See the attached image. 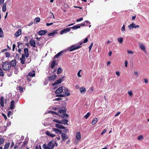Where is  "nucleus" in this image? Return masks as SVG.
I'll return each instance as SVG.
<instances>
[{
	"mask_svg": "<svg viewBox=\"0 0 149 149\" xmlns=\"http://www.w3.org/2000/svg\"><path fill=\"white\" fill-rule=\"evenodd\" d=\"M2 68L4 70L8 71L10 69L11 65L8 62H2Z\"/></svg>",
	"mask_w": 149,
	"mask_h": 149,
	"instance_id": "obj_1",
	"label": "nucleus"
},
{
	"mask_svg": "<svg viewBox=\"0 0 149 149\" xmlns=\"http://www.w3.org/2000/svg\"><path fill=\"white\" fill-rule=\"evenodd\" d=\"M81 47V46H76L75 45H72L71 47H68L69 49H70V51H72L75 50Z\"/></svg>",
	"mask_w": 149,
	"mask_h": 149,
	"instance_id": "obj_2",
	"label": "nucleus"
},
{
	"mask_svg": "<svg viewBox=\"0 0 149 149\" xmlns=\"http://www.w3.org/2000/svg\"><path fill=\"white\" fill-rule=\"evenodd\" d=\"M128 26L129 29L131 30L133 28L136 29V28H139V25H136L134 23H132L130 25H128Z\"/></svg>",
	"mask_w": 149,
	"mask_h": 149,
	"instance_id": "obj_3",
	"label": "nucleus"
},
{
	"mask_svg": "<svg viewBox=\"0 0 149 149\" xmlns=\"http://www.w3.org/2000/svg\"><path fill=\"white\" fill-rule=\"evenodd\" d=\"M56 143V142L55 141H52L49 143L48 145L50 148L53 149L55 145V143Z\"/></svg>",
	"mask_w": 149,
	"mask_h": 149,
	"instance_id": "obj_4",
	"label": "nucleus"
},
{
	"mask_svg": "<svg viewBox=\"0 0 149 149\" xmlns=\"http://www.w3.org/2000/svg\"><path fill=\"white\" fill-rule=\"evenodd\" d=\"M71 30L70 28H68L66 29H64L62 30L60 33V34L61 35L64 33H66L68 32H69Z\"/></svg>",
	"mask_w": 149,
	"mask_h": 149,
	"instance_id": "obj_5",
	"label": "nucleus"
},
{
	"mask_svg": "<svg viewBox=\"0 0 149 149\" xmlns=\"http://www.w3.org/2000/svg\"><path fill=\"white\" fill-rule=\"evenodd\" d=\"M63 91V87L61 86L60 87L57 89L55 92V93L57 94L61 93Z\"/></svg>",
	"mask_w": 149,
	"mask_h": 149,
	"instance_id": "obj_6",
	"label": "nucleus"
},
{
	"mask_svg": "<svg viewBox=\"0 0 149 149\" xmlns=\"http://www.w3.org/2000/svg\"><path fill=\"white\" fill-rule=\"evenodd\" d=\"M61 137L62 141H65V140L68 138V136L63 133L62 134Z\"/></svg>",
	"mask_w": 149,
	"mask_h": 149,
	"instance_id": "obj_7",
	"label": "nucleus"
},
{
	"mask_svg": "<svg viewBox=\"0 0 149 149\" xmlns=\"http://www.w3.org/2000/svg\"><path fill=\"white\" fill-rule=\"evenodd\" d=\"M24 52L25 56L26 58H27L29 56V50L27 48H25L24 49Z\"/></svg>",
	"mask_w": 149,
	"mask_h": 149,
	"instance_id": "obj_8",
	"label": "nucleus"
},
{
	"mask_svg": "<svg viewBox=\"0 0 149 149\" xmlns=\"http://www.w3.org/2000/svg\"><path fill=\"white\" fill-rule=\"evenodd\" d=\"M10 63V65L14 67L16 65V60L15 59H14L13 60L11 61Z\"/></svg>",
	"mask_w": 149,
	"mask_h": 149,
	"instance_id": "obj_9",
	"label": "nucleus"
},
{
	"mask_svg": "<svg viewBox=\"0 0 149 149\" xmlns=\"http://www.w3.org/2000/svg\"><path fill=\"white\" fill-rule=\"evenodd\" d=\"M29 43L31 45L34 47H36V42L33 39H31L29 41Z\"/></svg>",
	"mask_w": 149,
	"mask_h": 149,
	"instance_id": "obj_10",
	"label": "nucleus"
},
{
	"mask_svg": "<svg viewBox=\"0 0 149 149\" xmlns=\"http://www.w3.org/2000/svg\"><path fill=\"white\" fill-rule=\"evenodd\" d=\"M25 54H22V57L20 58L21 63L22 64H24L25 59Z\"/></svg>",
	"mask_w": 149,
	"mask_h": 149,
	"instance_id": "obj_11",
	"label": "nucleus"
},
{
	"mask_svg": "<svg viewBox=\"0 0 149 149\" xmlns=\"http://www.w3.org/2000/svg\"><path fill=\"white\" fill-rule=\"evenodd\" d=\"M53 130L56 133L58 134H60L62 133V131L61 130L58 129L53 128Z\"/></svg>",
	"mask_w": 149,
	"mask_h": 149,
	"instance_id": "obj_12",
	"label": "nucleus"
},
{
	"mask_svg": "<svg viewBox=\"0 0 149 149\" xmlns=\"http://www.w3.org/2000/svg\"><path fill=\"white\" fill-rule=\"evenodd\" d=\"M70 95V93H67L65 94H64L63 93V94H58L57 95H56V97H66Z\"/></svg>",
	"mask_w": 149,
	"mask_h": 149,
	"instance_id": "obj_13",
	"label": "nucleus"
},
{
	"mask_svg": "<svg viewBox=\"0 0 149 149\" xmlns=\"http://www.w3.org/2000/svg\"><path fill=\"white\" fill-rule=\"evenodd\" d=\"M47 32L46 30H40L38 32V34L40 35H43L46 33Z\"/></svg>",
	"mask_w": 149,
	"mask_h": 149,
	"instance_id": "obj_14",
	"label": "nucleus"
},
{
	"mask_svg": "<svg viewBox=\"0 0 149 149\" xmlns=\"http://www.w3.org/2000/svg\"><path fill=\"white\" fill-rule=\"evenodd\" d=\"M139 45L141 48V49L143 51L145 50V47L143 45V44L141 42H139L138 43Z\"/></svg>",
	"mask_w": 149,
	"mask_h": 149,
	"instance_id": "obj_15",
	"label": "nucleus"
},
{
	"mask_svg": "<svg viewBox=\"0 0 149 149\" xmlns=\"http://www.w3.org/2000/svg\"><path fill=\"white\" fill-rule=\"evenodd\" d=\"M55 126L57 128L60 129H65V127L58 124H55Z\"/></svg>",
	"mask_w": 149,
	"mask_h": 149,
	"instance_id": "obj_16",
	"label": "nucleus"
},
{
	"mask_svg": "<svg viewBox=\"0 0 149 149\" xmlns=\"http://www.w3.org/2000/svg\"><path fill=\"white\" fill-rule=\"evenodd\" d=\"M56 78V75H52L49 78V81L54 80Z\"/></svg>",
	"mask_w": 149,
	"mask_h": 149,
	"instance_id": "obj_17",
	"label": "nucleus"
},
{
	"mask_svg": "<svg viewBox=\"0 0 149 149\" xmlns=\"http://www.w3.org/2000/svg\"><path fill=\"white\" fill-rule=\"evenodd\" d=\"M22 30L21 29H19L16 32L15 34L16 37L19 36L21 33Z\"/></svg>",
	"mask_w": 149,
	"mask_h": 149,
	"instance_id": "obj_18",
	"label": "nucleus"
},
{
	"mask_svg": "<svg viewBox=\"0 0 149 149\" xmlns=\"http://www.w3.org/2000/svg\"><path fill=\"white\" fill-rule=\"evenodd\" d=\"M81 138L80 133L79 132H78L76 134V138L78 140H81Z\"/></svg>",
	"mask_w": 149,
	"mask_h": 149,
	"instance_id": "obj_19",
	"label": "nucleus"
},
{
	"mask_svg": "<svg viewBox=\"0 0 149 149\" xmlns=\"http://www.w3.org/2000/svg\"><path fill=\"white\" fill-rule=\"evenodd\" d=\"M46 134L47 136L52 137H54L56 136V135L54 134H51L49 131H47L46 132Z\"/></svg>",
	"mask_w": 149,
	"mask_h": 149,
	"instance_id": "obj_20",
	"label": "nucleus"
},
{
	"mask_svg": "<svg viewBox=\"0 0 149 149\" xmlns=\"http://www.w3.org/2000/svg\"><path fill=\"white\" fill-rule=\"evenodd\" d=\"M14 103L15 102L14 101L12 100L11 101L10 106V108L11 109H12L14 108L15 107Z\"/></svg>",
	"mask_w": 149,
	"mask_h": 149,
	"instance_id": "obj_21",
	"label": "nucleus"
},
{
	"mask_svg": "<svg viewBox=\"0 0 149 149\" xmlns=\"http://www.w3.org/2000/svg\"><path fill=\"white\" fill-rule=\"evenodd\" d=\"M18 47L19 49H18V52L20 53L21 51V48H22V47H20V46L22 45V43L20 42H17Z\"/></svg>",
	"mask_w": 149,
	"mask_h": 149,
	"instance_id": "obj_22",
	"label": "nucleus"
},
{
	"mask_svg": "<svg viewBox=\"0 0 149 149\" xmlns=\"http://www.w3.org/2000/svg\"><path fill=\"white\" fill-rule=\"evenodd\" d=\"M64 90V91L63 92V93L64 94H68V93H70L68 92L69 91L68 89L65 87H63V90Z\"/></svg>",
	"mask_w": 149,
	"mask_h": 149,
	"instance_id": "obj_23",
	"label": "nucleus"
},
{
	"mask_svg": "<svg viewBox=\"0 0 149 149\" xmlns=\"http://www.w3.org/2000/svg\"><path fill=\"white\" fill-rule=\"evenodd\" d=\"M80 27H81V26L80 25H76L73 27H70V28H71V29H73L74 30H76L80 28Z\"/></svg>",
	"mask_w": 149,
	"mask_h": 149,
	"instance_id": "obj_24",
	"label": "nucleus"
},
{
	"mask_svg": "<svg viewBox=\"0 0 149 149\" xmlns=\"http://www.w3.org/2000/svg\"><path fill=\"white\" fill-rule=\"evenodd\" d=\"M63 109H60L58 113H66V108L65 107H63Z\"/></svg>",
	"mask_w": 149,
	"mask_h": 149,
	"instance_id": "obj_25",
	"label": "nucleus"
},
{
	"mask_svg": "<svg viewBox=\"0 0 149 149\" xmlns=\"http://www.w3.org/2000/svg\"><path fill=\"white\" fill-rule=\"evenodd\" d=\"M80 90L81 93L82 94L86 92V88L83 87L81 88H80Z\"/></svg>",
	"mask_w": 149,
	"mask_h": 149,
	"instance_id": "obj_26",
	"label": "nucleus"
},
{
	"mask_svg": "<svg viewBox=\"0 0 149 149\" xmlns=\"http://www.w3.org/2000/svg\"><path fill=\"white\" fill-rule=\"evenodd\" d=\"M28 75L29 76L33 77L35 76V72L33 71V72H29L28 74Z\"/></svg>",
	"mask_w": 149,
	"mask_h": 149,
	"instance_id": "obj_27",
	"label": "nucleus"
},
{
	"mask_svg": "<svg viewBox=\"0 0 149 149\" xmlns=\"http://www.w3.org/2000/svg\"><path fill=\"white\" fill-rule=\"evenodd\" d=\"M57 33V32L56 31H54L52 32V33H49L48 34V35L49 36H54V35H55Z\"/></svg>",
	"mask_w": 149,
	"mask_h": 149,
	"instance_id": "obj_28",
	"label": "nucleus"
},
{
	"mask_svg": "<svg viewBox=\"0 0 149 149\" xmlns=\"http://www.w3.org/2000/svg\"><path fill=\"white\" fill-rule=\"evenodd\" d=\"M61 116L63 118H66L68 117V114H66L65 113H63L61 115Z\"/></svg>",
	"mask_w": 149,
	"mask_h": 149,
	"instance_id": "obj_29",
	"label": "nucleus"
},
{
	"mask_svg": "<svg viewBox=\"0 0 149 149\" xmlns=\"http://www.w3.org/2000/svg\"><path fill=\"white\" fill-rule=\"evenodd\" d=\"M63 70L61 68H59L57 70V73L58 74H60L63 72Z\"/></svg>",
	"mask_w": 149,
	"mask_h": 149,
	"instance_id": "obj_30",
	"label": "nucleus"
},
{
	"mask_svg": "<svg viewBox=\"0 0 149 149\" xmlns=\"http://www.w3.org/2000/svg\"><path fill=\"white\" fill-rule=\"evenodd\" d=\"M63 52V51H62L60 52H59L56 55H55L54 58H58Z\"/></svg>",
	"mask_w": 149,
	"mask_h": 149,
	"instance_id": "obj_31",
	"label": "nucleus"
},
{
	"mask_svg": "<svg viewBox=\"0 0 149 149\" xmlns=\"http://www.w3.org/2000/svg\"><path fill=\"white\" fill-rule=\"evenodd\" d=\"M97 118H94L92 122V124L93 125H94L97 122Z\"/></svg>",
	"mask_w": 149,
	"mask_h": 149,
	"instance_id": "obj_32",
	"label": "nucleus"
},
{
	"mask_svg": "<svg viewBox=\"0 0 149 149\" xmlns=\"http://www.w3.org/2000/svg\"><path fill=\"white\" fill-rule=\"evenodd\" d=\"M55 63H56V61H55L54 60V61H53L52 62V64H51V67L52 68V69L54 67V65H55Z\"/></svg>",
	"mask_w": 149,
	"mask_h": 149,
	"instance_id": "obj_33",
	"label": "nucleus"
},
{
	"mask_svg": "<svg viewBox=\"0 0 149 149\" xmlns=\"http://www.w3.org/2000/svg\"><path fill=\"white\" fill-rule=\"evenodd\" d=\"M10 145L9 143H6L4 146V149H8Z\"/></svg>",
	"mask_w": 149,
	"mask_h": 149,
	"instance_id": "obj_34",
	"label": "nucleus"
},
{
	"mask_svg": "<svg viewBox=\"0 0 149 149\" xmlns=\"http://www.w3.org/2000/svg\"><path fill=\"white\" fill-rule=\"evenodd\" d=\"M43 147L44 149H50V147L47 145L46 144H44L43 145Z\"/></svg>",
	"mask_w": 149,
	"mask_h": 149,
	"instance_id": "obj_35",
	"label": "nucleus"
},
{
	"mask_svg": "<svg viewBox=\"0 0 149 149\" xmlns=\"http://www.w3.org/2000/svg\"><path fill=\"white\" fill-rule=\"evenodd\" d=\"M6 3H5L3 6L2 10L3 12L5 11L6 10Z\"/></svg>",
	"mask_w": 149,
	"mask_h": 149,
	"instance_id": "obj_36",
	"label": "nucleus"
},
{
	"mask_svg": "<svg viewBox=\"0 0 149 149\" xmlns=\"http://www.w3.org/2000/svg\"><path fill=\"white\" fill-rule=\"evenodd\" d=\"M117 40L120 44H121L123 41V38H122L120 37L118 38Z\"/></svg>",
	"mask_w": 149,
	"mask_h": 149,
	"instance_id": "obj_37",
	"label": "nucleus"
},
{
	"mask_svg": "<svg viewBox=\"0 0 149 149\" xmlns=\"http://www.w3.org/2000/svg\"><path fill=\"white\" fill-rule=\"evenodd\" d=\"M3 37V32L2 29L0 28V37Z\"/></svg>",
	"mask_w": 149,
	"mask_h": 149,
	"instance_id": "obj_38",
	"label": "nucleus"
},
{
	"mask_svg": "<svg viewBox=\"0 0 149 149\" xmlns=\"http://www.w3.org/2000/svg\"><path fill=\"white\" fill-rule=\"evenodd\" d=\"M4 76L3 72L2 69L0 68V76Z\"/></svg>",
	"mask_w": 149,
	"mask_h": 149,
	"instance_id": "obj_39",
	"label": "nucleus"
},
{
	"mask_svg": "<svg viewBox=\"0 0 149 149\" xmlns=\"http://www.w3.org/2000/svg\"><path fill=\"white\" fill-rule=\"evenodd\" d=\"M143 136L142 135L139 136L138 137L137 139L139 141H141L143 139Z\"/></svg>",
	"mask_w": 149,
	"mask_h": 149,
	"instance_id": "obj_40",
	"label": "nucleus"
},
{
	"mask_svg": "<svg viewBox=\"0 0 149 149\" xmlns=\"http://www.w3.org/2000/svg\"><path fill=\"white\" fill-rule=\"evenodd\" d=\"M91 115V113L90 112H88L86 113V114L84 116V117L87 119L88 118V117L90 116Z\"/></svg>",
	"mask_w": 149,
	"mask_h": 149,
	"instance_id": "obj_41",
	"label": "nucleus"
},
{
	"mask_svg": "<svg viewBox=\"0 0 149 149\" xmlns=\"http://www.w3.org/2000/svg\"><path fill=\"white\" fill-rule=\"evenodd\" d=\"M18 90H19L20 92H22L23 91V88L21 86H19L17 88Z\"/></svg>",
	"mask_w": 149,
	"mask_h": 149,
	"instance_id": "obj_42",
	"label": "nucleus"
},
{
	"mask_svg": "<svg viewBox=\"0 0 149 149\" xmlns=\"http://www.w3.org/2000/svg\"><path fill=\"white\" fill-rule=\"evenodd\" d=\"M40 18L37 17H36L34 20V21L35 22H39L40 21Z\"/></svg>",
	"mask_w": 149,
	"mask_h": 149,
	"instance_id": "obj_43",
	"label": "nucleus"
},
{
	"mask_svg": "<svg viewBox=\"0 0 149 149\" xmlns=\"http://www.w3.org/2000/svg\"><path fill=\"white\" fill-rule=\"evenodd\" d=\"M56 82L57 84H60L62 82L61 79H59L56 81Z\"/></svg>",
	"mask_w": 149,
	"mask_h": 149,
	"instance_id": "obj_44",
	"label": "nucleus"
},
{
	"mask_svg": "<svg viewBox=\"0 0 149 149\" xmlns=\"http://www.w3.org/2000/svg\"><path fill=\"white\" fill-rule=\"evenodd\" d=\"M4 139L2 138H0V145L2 144L4 141Z\"/></svg>",
	"mask_w": 149,
	"mask_h": 149,
	"instance_id": "obj_45",
	"label": "nucleus"
},
{
	"mask_svg": "<svg viewBox=\"0 0 149 149\" xmlns=\"http://www.w3.org/2000/svg\"><path fill=\"white\" fill-rule=\"evenodd\" d=\"M63 120H64L63 123V124L65 125H68V120L67 119H63Z\"/></svg>",
	"mask_w": 149,
	"mask_h": 149,
	"instance_id": "obj_46",
	"label": "nucleus"
},
{
	"mask_svg": "<svg viewBox=\"0 0 149 149\" xmlns=\"http://www.w3.org/2000/svg\"><path fill=\"white\" fill-rule=\"evenodd\" d=\"M5 55L6 57H9L10 56V54L9 52H6L5 53Z\"/></svg>",
	"mask_w": 149,
	"mask_h": 149,
	"instance_id": "obj_47",
	"label": "nucleus"
},
{
	"mask_svg": "<svg viewBox=\"0 0 149 149\" xmlns=\"http://www.w3.org/2000/svg\"><path fill=\"white\" fill-rule=\"evenodd\" d=\"M121 30L122 31H124L125 30V25H123V26L122 27L121 29Z\"/></svg>",
	"mask_w": 149,
	"mask_h": 149,
	"instance_id": "obj_48",
	"label": "nucleus"
},
{
	"mask_svg": "<svg viewBox=\"0 0 149 149\" xmlns=\"http://www.w3.org/2000/svg\"><path fill=\"white\" fill-rule=\"evenodd\" d=\"M12 113L11 111H9L8 113L7 116H8L9 117H10V115L12 114Z\"/></svg>",
	"mask_w": 149,
	"mask_h": 149,
	"instance_id": "obj_49",
	"label": "nucleus"
},
{
	"mask_svg": "<svg viewBox=\"0 0 149 149\" xmlns=\"http://www.w3.org/2000/svg\"><path fill=\"white\" fill-rule=\"evenodd\" d=\"M27 142L26 141H25L22 144V146L23 147H24L27 144Z\"/></svg>",
	"mask_w": 149,
	"mask_h": 149,
	"instance_id": "obj_50",
	"label": "nucleus"
},
{
	"mask_svg": "<svg viewBox=\"0 0 149 149\" xmlns=\"http://www.w3.org/2000/svg\"><path fill=\"white\" fill-rule=\"evenodd\" d=\"M83 19V18L82 17H81L79 19H78L77 20V22H79L81 21Z\"/></svg>",
	"mask_w": 149,
	"mask_h": 149,
	"instance_id": "obj_51",
	"label": "nucleus"
},
{
	"mask_svg": "<svg viewBox=\"0 0 149 149\" xmlns=\"http://www.w3.org/2000/svg\"><path fill=\"white\" fill-rule=\"evenodd\" d=\"M0 104L1 107H4V102L3 101H0Z\"/></svg>",
	"mask_w": 149,
	"mask_h": 149,
	"instance_id": "obj_52",
	"label": "nucleus"
},
{
	"mask_svg": "<svg viewBox=\"0 0 149 149\" xmlns=\"http://www.w3.org/2000/svg\"><path fill=\"white\" fill-rule=\"evenodd\" d=\"M128 93L129 94V95H130L131 96H132V95H133V93H132V91H128Z\"/></svg>",
	"mask_w": 149,
	"mask_h": 149,
	"instance_id": "obj_53",
	"label": "nucleus"
},
{
	"mask_svg": "<svg viewBox=\"0 0 149 149\" xmlns=\"http://www.w3.org/2000/svg\"><path fill=\"white\" fill-rule=\"evenodd\" d=\"M81 70H79L77 73V76L79 77H81V76L80 75V72H81Z\"/></svg>",
	"mask_w": 149,
	"mask_h": 149,
	"instance_id": "obj_54",
	"label": "nucleus"
},
{
	"mask_svg": "<svg viewBox=\"0 0 149 149\" xmlns=\"http://www.w3.org/2000/svg\"><path fill=\"white\" fill-rule=\"evenodd\" d=\"M93 43H92L91 45L89 47V51H90L91 49V48H92V47L93 46Z\"/></svg>",
	"mask_w": 149,
	"mask_h": 149,
	"instance_id": "obj_55",
	"label": "nucleus"
},
{
	"mask_svg": "<svg viewBox=\"0 0 149 149\" xmlns=\"http://www.w3.org/2000/svg\"><path fill=\"white\" fill-rule=\"evenodd\" d=\"M2 115L4 117L5 119L6 120L7 119V118L6 116L4 113H2Z\"/></svg>",
	"mask_w": 149,
	"mask_h": 149,
	"instance_id": "obj_56",
	"label": "nucleus"
},
{
	"mask_svg": "<svg viewBox=\"0 0 149 149\" xmlns=\"http://www.w3.org/2000/svg\"><path fill=\"white\" fill-rule=\"evenodd\" d=\"M106 131H107V130H106V129H104L103 130V132L101 133V134L102 135L103 134H104V133H105L106 132Z\"/></svg>",
	"mask_w": 149,
	"mask_h": 149,
	"instance_id": "obj_57",
	"label": "nucleus"
},
{
	"mask_svg": "<svg viewBox=\"0 0 149 149\" xmlns=\"http://www.w3.org/2000/svg\"><path fill=\"white\" fill-rule=\"evenodd\" d=\"M4 0H0V4L2 5L4 3Z\"/></svg>",
	"mask_w": 149,
	"mask_h": 149,
	"instance_id": "obj_58",
	"label": "nucleus"
},
{
	"mask_svg": "<svg viewBox=\"0 0 149 149\" xmlns=\"http://www.w3.org/2000/svg\"><path fill=\"white\" fill-rule=\"evenodd\" d=\"M11 122L10 121H9L7 123V126H9L10 125Z\"/></svg>",
	"mask_w": 149,
	"mask_h": 149,
	"instance_id": "obj_59",
	"label": "nucleus"
},
{
	"mask_svg": "<svg viewBox=\"0 0 149 149\" xmlns=\"http://www.w3.org/2000/svg\"><path fill=\"white\" fill-rule=\"evenodd\" d=\"M51 112L53 114H55L56 115H58V113L55 111H51Z\"/></svg>",
	"mask_w": 149,
	"mask_h": 149,
	"instance_id": "obj_60",
	"label": "nucleus"
},
{
	"mask_svg": "<svg viewBox=\"0 0 149 149\" xmlns=\"http://www.w3.org/2000/svg\"><path fill=\"white\" fill-rule=\"evenodd\" d=\"M36 149H42L40 146L39 145V146H36Z\"/></svg>",
	"mask_w": 149,
	"mask_h": 149,
	"instance_id": "obj_61",
	"label": "nucleus"
},
{
	"mask_svg": "<svg viewBox=\"0 0 149 149\" xmlns=\"http://www.w3.org/2000/svg\"><path fill=\"white\" fill-rule=\"evenodd\" d=\"M127 52L128 54H133V52L131 51L127 50Z\"/></svg>",
	"mask_w": 149,
	"mask_h": 149,
	"instance_id": "obj_62",
	"label": "nucleus"
},
{
	"mask_svg": "<svg viewBox=\"0 0 149 149\" xmlns=\"http://www.w3.org/2000/svg\"><path fill=\"white\" fill-rule=\"evenodd\" d=\"M127 64H128L127 61V60H125V66L126 67H127Z\"/></svg>",
	"mask_w": 149,
	"mask_h": 149,
	"instance_id": "obj_63",
	"label": "nucleus"
},
{
	"mask_svg": "<svg viewBox=\"0 0 149 149\" xmlns=\"http://www.w3.org/2000/svg\"><path fill=\"white\" fill-rule=\"evenodd\" d=\"M120 112H117L116 114L115 115V116H118L119 114H120Z\"/></svg>",
	"mask_w": 149,
	"mask_h": 149,
	"instance_id": "obj_64",
	"label": "nucleus"
}]
</instances>
